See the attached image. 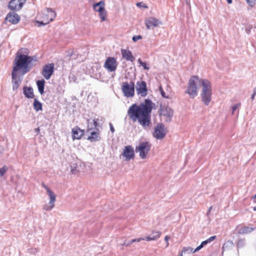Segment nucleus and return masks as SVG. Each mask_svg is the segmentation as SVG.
<instances>
[{
	"instance_id": "1",
	"label": "nucleus",
	"mask_w": 256,
	"mask_h": 256,
	"mask_svg": "<svg viewBox=\"0 0 256 256\" xmlns=\"http://www.w3.org/2000/svg\"><path fill=\"white\" fill-rule=\"evenodd\" d=\"M155 104L150 99H146L139 105L134 104L128 109V114L134 122L138 121L144 128H146L151 124V112Z\"/></svg>"
},
{
	"instance_id": "2",
	"label": "nucleus",
	"mask_w": 256,
	"mask_h": 256,
	"mask_svg": "<svg viewBox=\"0 0 256 256\" xmlns=\"http://www.w3.org/2000/svg\"><path fill=\"white\" fill-rule=\"evenodd\" d=\"M36 62H37L36 56H30L18 52L13 64L14 67L12 74L13 78L15 76V72H17L18 70H22V75L28 72L29 66L30 67L32 66V63Z\"/></svg>"
},
{
	"instance_id": "3",
	"label": "nucleus",
	"mask_w": 256,
	"mask_h": 256,
	"mask_svg": "<svg viewBox=\"0 0 256 256\" xmlns=\"http://www.w3.org/2000/svg\"><path fill=\"white\" fill-rule=\"evenodd\" d=\"M204 79H200L198 76H193L189 80L186 93L188 94L190 98H194L198 95V84L202 86V80Z\"/></svg>"
},
{
	"instance_id": "4",
	"label": "nucleus",
	"mask_w": 256,
	"mask_h": 256,
	"mask_svg": "<svg viewBox=\"0 0 256 256\" xmlns=\"http://www.w3.org/2000/svg\"><path fill=\"white\" fill-rule=\"evenodd\" d=\"M202 90L200 94L202 102L208 106L212 100V86L208 80H202Z\"/></svg>"
},
{
	"instance_id": "5",
	"label": "nucleus",
	"mask_w": 256,
	"mask_h": 256,
	"mask_svg": "<svg viewBox=\"0 0 256 256\" xmlns=\"http://www.w3.org/2000/svg\"><path fill=\"white\" fill-rule=\"evenodd\" d=\"M122 90L124 95L126 98H132L134 95V84L131 82L130 84L124 82L122 85Z\"/></svg>"
},
{
	"instance_id": "6",
	"label": "nucleus",
	"mask_w": 256,
	"mask_h": 256,
	"mask_svg": "<svg viewBox=\"0 0 256 256\" xmlns=\"http://www.w3.org/2000/svg\"><path fill=\"white\" fill-rule=\"evenodd\" d=\"M173 110L168 106H160V116L164 119L166 122H170L172 121L173 116Z\"/></svg>"
},
{
	"instance_id": "7",
	"label": "nucleus",
	"mask_w": 256,
	"mask_h": 256,
	"mask_svg": "<svg viewBox=\"0 0 256 256\" xmlns=\"http://www.w3.org/2000/svg\"><path fill=\"white\" fill-rule=\"evenodd\" d=\"M150 144L148 142H142L140 143L138 146L136 147V150L139 152L140 156L144 159L150 150Z\"/></svg>"
},
{
	"instance_id": "8",
	"label": "nucleus",
	"mask_w": 256,
	"mask_h": 256,
	"mask_svg": "<svg viewBox=\"0 0 256 256\" xmlns=\"http://www.w3.org/2000/svg\"><path fill=\"white\" fill-rule=\"evenodd\" d=\"M166 132V128L164 124L159 123L157 124L154 128V136L157 139L162 140L164 137Z\"/></svg>"
},
{
	"instance_id": "9",
	"label": "nucleus",
	"mask_w": 256,
	"mask_h": 256,
	"mask_svg": "<svg viewBox=\"0 0 256 256\" xmlns=\"http://www.w3.org/2000/svg\"><path fill=\"white\" fill-rule=\"evenodd\" d=\"M118 66L117 62L114 57H108L106 58L104 67L107 69L109 72H114Z\"/></svg>"
},
{
	"instance_id": "10",
	"label": "nucleus",
	"mask_w": 256,
	"mask_h": 256,
	"mask_svg": "<svg viewBox=\"0 0 256 256\" xmlns=\"http://www.w3.org/2000/svg\"><path fill=\"white\" fill-rule=\"evenodd\" d=\"M46 193L50 197V200L48 204H46L44 206L43 208L46 211H50L54 206L56 196L51 190H48Z\"/></svg>"
},
{
	"instance_id": "11",
	"label": "nucleus",
	"mask_w": 256,
	"mask_h": 256,
	"mask_svg": "<svg viewBox=\"0 0 256 256\" xmlns=\"http://www.w3.org/2000/svg\"><path fill=\"white\" fill-rule=\"evenodd\" d=\"M136 91L138 95L145 97L148 94V89L146 82L144 81L136 82Z\"/></svg>"
},
{
	"instance_id": "12",
	"label": "nucleus",
	"mask_w": 256,
	"mask_h": 256,
	"mask_svg": "<svg viewBox=\"0 0 256 256\" xmlns=\"http://www.w3.org/2000/svg\"><path fill=\"white\" fill-rule=\"evenodd\" d=\"M145 24L148 29H154L162 24V22L154 17H149L145 20Z\"/></svg>"
},
{
	"instance_id": "13",
	"label": "nucleus",
	"mask_w": 256,
	"mask_h": 256,
	"mask_svg": "<svg viewBox=\"0 0 256 256\" xmlns=\"http://www.w3.org/2000/svg\"><path fill=\"white\" fill-rule=\"evenodd\" d=\"M26 0H11L8 4V8L12 10L18 11L22 9Z\"/></svg>"
},
{
	"instance_id": "14",
	"label": "nucleus",
	"mask_w": 256,
	"mask_h": 256,
	"mask_svg": "<svg viewBox=\"0 0 256 256\" xmlns=\"http://www.w3.org/2000/svg\"><path fill=\"white\" fill-rule=\"evenodd\" d=\"M54 72V64L52 63L44 66L42 74L46 80H49Z\"/></svg>"
},
{
	"instance_id": "15",
	"label": "nucleus",
	"mask_w": 256,
	"mask_h": 256,
	"mask_svg": "<svg viewBox=\"0 0 256 256\" xmlns=\"http://www.w3.org/2000/svg\"><path fill=\"white\" fill-rule=\"evenodd\" d=\"M122 155L126 158V160H130L134 156V148L130 146H128L124 147L122 153Z\"/></svg>"
},
{
	"instance_id": "16",
	"label": "nucleus",
	"mask_w": 256,
	"mask_h": 256,
	"mask_svg": "<svg viewBox=\"0 0 256 256\" xmlns=\"http://www.w3.org/2000/svg\"><path fill=\"white\" fill-rule=\"evenodd\" d=\"M6 20L12 24H16L20 20V16L14 11L12 10V12H10L8 14Z\"/></svg>"
},
{
	"instance_id": "17",
	"label": "nucleus",
	"mask_w": 256,
	"mask_h": 256,
	"mask_svg": "<svg viewBox=\"0 0 256 256\" xmlns=\"http://www.w3.org/2000/svg\"><path fill=\"white\" fill-rule=\"evenodd\" d=\"M121 52L122 58H125L126 60L133 62L135 60L134 57L132 56V52L130 50L122 49Z\"/></svg>"
},
{
	"instance_id": "18",
	"label": "nucleus",
	"mask_w": 256,
	"mask_h": 256,
	"mask_svg": "<svg viewBox=\"0 0 256 256\" xmlns=\"http://www.w3.org/2000/svg\"><path fill=\"white\" fill-rule=\"evenodd\" d=\"M84 134V130H81L80 128L76 126L72 130V136L73 139L78 140Z\"/></svg>"
},
{
	"instance_id": "19",
	"label": "nucleus",
	"mask_w": 256,
	"mask_h": 256,
	"mask_svg": "<svg viewBox=\"0 0 256 256\" xmlns=\"http://www.w3.org/2000/svg\"><path fill=\"white\" fill-rule=\"evenodd\" d=\"M88 140H90L91 142H98L100 140V136L99 134L98 128H96V131L90 132V136H88Z\"/></svg>"
},
{
	"instance_id": "20",
	"label": "nucleus",
	"mask_w": 256,
	"mask_h": 256,
	"mask_svg": "<svg viewBox=\"0 0 256 256\" xmlns=\"http://www.w3.org/2000/svg\"><path fill=\"white\" fill-rule=\"evenodd\" d=\"M161 232L158 231H154L148 236L142 238V240H146L147 241L154 240L160 238Z\"/></svg>"
},
{
	"instance_id": "21",
	"label": "nucleus",
	"mask_w": 256,
	"mask_h": 256,
	"mask_svg": "<svg viewBox=\"0 0 256 256\" xmlns=\"http://www.w3.org/2000/svg\"><path fill=\"white\" fill-rule=\"evenodd\" d=\"M23 93L25 96L28 98H33L34 96L33 88L32 87L24 86Z\"/></svg>"
},
{
	"instance_id": "22",
	"label": "nucleus",
	"mask_w": 256,
	"mask_h": 256,
	"mask_svg": "<svg viewBox=\"0 0 256 256\" xmlns=\"http://www.w3.org/2000/svg\"><path fill=\"white\" fill-rule=\"evenodd\" d=\"M12 88L14 90L18 89V86H20L22 80V78H20V76H18L16 72H15V76L13 78L12 76Z\"/></svg>"
},
{
	"instance_id": "23",
	"label": "nucleus",
	"mask_w": 256,
	"mask_h": 256,
	"mask_svg": "<svg viewBox=\"0 0 256 256\" xmlns=\"http://www.w3.org/2000/svg\"><path fill=\"white\" fill-rule=\"evenodd\" d=\"M256 230V227L254 226L252 227L251 226V225L244 226V228H240L238 230V233L239 234H248L249 233H250L251 232Z\"/></svg>"
},
{
	"instance_id": "24",
	"label": "nucleus",
	"mask_w": 256,
	"mask_h": 256,
	"mask_svg": "<svg viewBox=\"0 0 256 256\" xmlns=\"http://www.w3.org/2000/svg\"><path fill=\"white\" fill-rule=\"evenodd\" d=\"M216 238V236H212L206 240L203 241L201 244L198 246L194 250V252H198L204 246H206L208 244L211 242Z\"/></svg>"
},
{
	"instance_id": "25",
	"label": "nucleus",
	"mask_w": 256,
	"mask_h": 256,
	"mask_svg": "<svg viewBox=\"0 0 256 256\" xmlns=\"http://www.w3.org/2000/svg\"><path fill=\"white\" fill-rule=\"evenodd\" d=\"M104 1L101 0L98 2L94 4L93 5V8L94 10L100 12L104 10Z\"/></svg>"
},
{
	"instance_id": "26",
	"label": "nucleus",
	"mask_w": 256,
	"mask_h": 256,
	"mask_svg": "<svg viewBox=\"0 0 256 256\" xmlns=\"http://www.w3.org/2000/svg\"><path fill=\"white\" fill-rule=\"evenodd\" d=\"M46 10L47 12V15L48 16V21L50 22L52 21L56 17V13L50 8H46Z\"/></svg>"
},
{
	"instance_id": "27",
	"label": "nucleus",
	"mask_w": 256,
	"mask_h": 256,
	"mask_svg": "<svg viewBox=\"0 0 256 256\" xmlns=\"http://www.w3.org/2000/svg\"><path fill=\"white\" fill-rule=\"evenodd\" d=\"M44 84L45 81L43 79L38 80L36 82V85L38 88V92L41 94H42L44 93Z\"/></svg>"
},
{
	"instance_id": "28",
	"label": "nucleus",
	"mask_w": 256,
	"mask_h": 256,
	"mask_svg": "<svg viewBox=\"0 0 256 256\" xmlns=\"http://www.w3.org/2000/svg\"><path fill=\"white\" fill-rule=\"evenodd\" d=\"M234 247V243L232 240H228L222 246V250H232Z\"/></svg>"
},
{
	"instance_id": "29",
	"label": "nucleus",
	"mask_w": 256,
	"mask_h": 256,
	"mask_svg": "<svg viewBox=\"0 0 256 256\" xmlns=\"http://www.w3.org/2000/svg\"><path fill=\"white\" fill-rule=\"evenodd\" d=\"M34 108L36 112L42 110V103L37 98H34L33 103Z\"/></svg>"
},
{
	"instance_id": "30",
	"label": "nucleus",
	"mask_w": 256,
	"mask_h": 256,
	"mask_svg": "<svg viewBox=\"0 0 256 256\" xmlns=\"http://www.w3.org/2000/svg\"><path fill=\"white\" fill-rule=\"evenodd\" d=\"M246 245V240L244 238H239L238 240L236 246L238 248V249L244 248Z\"/></svg>"
},
{
	"instance_id": "31",
	"label": "nucleus",
	"mask_w": 256,
	"mask_h": 256,
	"mask_svg": "<svg viewBox=\"0 0 256 256\" xmlns=\"http://www.w3.org/2000/svg\"><path fill=\"white\" fill-rule=\"evenodd\" d=\"M99 120L98 118H94L93 120V124H92L91 127L90 128L88 129V132L91 130L92 129L97 128H96L98 126V122Z\"/></svg>"
},
{
	"instance_id": "32",
	"label": "nucleus",
	"mask_w": 256,
	"mask_h": 256,
	"mask_svg": "<svg viewBox=\"0 0 256 256\" xmlns=\"http://www.w3.org/2000/svg\"><path fill=\"white\" fill-rule=\"evenodd\" d=\"M182 253L184 252V254L185 253L190 254V253H194L196 252H194V250L192 248L190 247V246H188V247H184L182 248Z\"/></svg>"
},
{
	"instance_id": "33",
	"label": "nucleus",
	"mask_w": 256,
	"mask_h": 256,
	"mask_svg": "<svg viewBox=\"0 0 256 256\" xmlns=\"http://www.w3.org/2000/svg\"><path fill=\"white\" fill-rule=\"evenodd\" d=\"M142 240V238H136V239H133L130 241H125L122 244L125 246H129L131 244H132L134 242H139Z\"/></svg>"
},
{
	"instance_id": "34",
	"label": "nucleus",
	"mask_w": 256,
	"mask_h": 256,
	"mask_svg": "<svg viewBox=\"0 0 256 256\" xmlns=\"http://www.w3.org/2000/svg\"><path fill=\"white\" fill-rule=\"evenodd\" d=\"M99 15L100 18L102 21H104L106 20V12L104 10L99 12Z\"/></svg>"
},
{
	"instance_id": "35",
	"label": "nucleus",
	"mask_w": 256,
	"mask_h": 256,
	"mask_svg": "<svg viewBox=\"0 0 256 256\" xmlns=\"http://www.w3.org/2000/svg\"><path fill=\"white\" fill-rule=\"evenodd\" d=\"M138 61L140 66H142L144 70H148L150 69V67L147 66L146 64L144 62H143L140 58H138Z\"/></svg>"
},
{
	"instance_id": "36",
	"label": "nucleus",
	"mask_w": 256,
	"mask_h": 256,
	"mask_svg": "<svg viewBox=\"0 0 256 256\" xmlns=\"http://www.w3.org/2000/svg\"><path fill=\"white\" fill-rule=\"evenodd\" d=\"M241 106L240 103L236 104L232 106V114H234V112L238 108H239Z\"/></svg>"
},
{
	"instance_id": "37",
	"label": "nucleus",
	"mask_w": 256,
	"mask_h": 256,
	"mask_svg": "<svg viewBox=\"0 0 256 256\" xmlns=\"http://www.w3.org/2000/svg\"><path fill=\"white\" fill-rule=\"evenodd\" d=\"M7 170H8V168L6 166H4L2 168H0V176H3Z\"/></svg>"
},
{
	"instance_id": "38",
	"label": "nucleus",
	"mask_w": 256,
	"mask_h": 256,
	"mask_svg": "<svg viewBox=\"0 0 256 256\" xmlns=\"http://www.w3.org/2000/svg\"><path fill=\"white\" fill-rule=\"evenodd\" d=\"M78 172V170L77 169V166H71V168H70V172L72 174H76Z\"/></svg>"
},
{
	"instance_id": "39",
	"label": "nucleus",
	"mask_w": 256,
	"mask_h": 256,
	"mask_svg": "<svg viewBox=\"0 0 256 256\" xmlns=\"http://www.w3.org/2000/svg\"><path fill=\"white\" fill-rule=\"evenodd\" d=\"M50 22V21L46 20V22H44V21H36V23L38 24V26H44L46 24H48Z\"/></svg>"
},
{
	"instance_id": "40",
	"label": "nucleus",
	"mask_w": 256,
	"mask_h": 256,
	"mask_svg": "<svg viewBox=\"0 0 256 256\" xmlns=\"http://www.w3.org/2000/svg\"><path fill=\"white\" fill-rule=\"evenodd\" d=\"M160 94H162V96L163 98H168V96H166V93L164 91L162 86H160Z\"/></svg>"
},
{
	"instance_id": "41",
	"label": "nucleus",
	"mask_w": 256,
	"mask_h": 256,
	"mask_svg": "<svg viewBox=\"0 0 256 256\" xmlns=\"http://www.w3.org/2000/svg\"><path fill=\"white\" fill-rule=\"evenodd\" d=\"M248 4L250 6H254L256 3V0H246Z\"/></svg>"
},
{
	"instance_id": "42",
	"label": "nucleus",
	"mask_w": 256,
	"mask_h": 256,
	"mask_svg": "<svg viewBox=\"0 0 256 256\" xmlns=\"http://www.w3.org/2000/svg\"><path fill=\"white\" fill-rule=\"evenodd\" d=\"M142 38V36H140V35H138V36H134L132 38V40L134 42H136L137 40L141 39Z\"/></svg>"
},
{
	"instance_id": "43",
	"label": "nucleus",
	"mask_w": 256,
	"mask_h": 256,
	"mask_svg": "<svg viewBox=\"0 0 256 256\" xmlns=\"http://www.w3.org/2000/svg\"><path fill=\"white\" fill-rule=\"evenodd\" d=\"M136 6L140 8H147L148 6L142 2H138L136 3Z\"/></svg>"
},
{
	"instance_id": "44",
	"label": "nucleus",
	"mask_w": 256,
	"mask_h": 256,
	"mask_svg": "<svg viewBox=\"0 0 256 256\" xmlns=\"http://www.w3.org/2000/svg\"><path fill=\"white\" fill-rule=\"evenodd\" d=\"M109 126H110V132H112V134L114 133L115 130H114V127L113 126L112 124L110 122L109 124Z\"/></svg>"
},
{
	"instance_id": "45",
	"label": "nucleus",
	"mask_w": 256,
	"mask_h": 256,
	"mask_svg": "<svg viewBox=\"0 0 256 256\" xmlns=\"http://www.w3.org/2000/svg\"><path fill=\"white\" fill-rule=\"evenodd\" d=\"M170 238V236H166L164 238V240L166 242V247H168L169 245L168 240H169Z\"/></svg>"
},
{
	"instance_id": "46",
	"label": "nucleus",
	"mask_w": 256,
	"mask_h": 256,
	"mask_svg": "<svg viewBox=\"0 0 256 256\" xmlns=\"http://www.w3.org/2000/svg\"><path fill=\"white\" fill-rule=\"evenodd\" d=\"M252 199L253 200L254 202L256 203V194L252 196Z\"/></svg>"
},
{
	"instance_id": "47",
	"label": "nucleus",
	"mask_w": 256,
	"mask_h": 256,
	"mask_svg": "<svg viewBox=\"0 0 256 256\" xmlns=\"http://www.w3.org/2000/svg\"><path fill=\"white\" fill-rule=\"evenodd\" d=\"M42 186L46 190V192L50 190V189L46 186L44 184H42Z\"/></svg>"
},
{
	"instance_id": "48",
	"label": "nucleus",
	"mask_w": 256,
	"mask_h": 256,
	"mask_svg": "<svg viewBox=\"0 0 256 256\" xmlns=\"http://www.w3.org/2000/svg\"><path fill=\"white\" fill-rule=\"evenodd\" d=\"M212 206H210V207L209 208H208V212H206V214H207L208 216V215L210 213V212L211 210H212Z\"/></svg>"
},
{
	"instance_id": "49",
	"label": "nucleus",
	"mask_w": 256,
	"mask_h": 256,
	"mask_svg": "<svg viewBox=\"0 0 256 256\" xmlns=\"http://www.w3.org/2000/svg\"><path fill=\"white\" fill-rule=\"evenodd\" d=\"M256 94H254V92H253V93H252V96H251V99H252V100H254V96H255Z\"/></svg>"
},
{
	"instance_id": "50",
	"label": "nucleus",
	"mask_w": 256,
	"mask_h": 256,
	"mask_svg": "<svg viewBox=\"0 0 256 256\" xmlns=\"http://www.w3.org/2000/svg\"><path fill=\"white\" fill-rule=\"evenodd\" d=\"M40 130L38 128L34 129L35 132H36L37 134H38L40 132Z\"/></svg>"
},
{
	"instance_id": "51",
	"label": "nucleus",
	"mask_w": 256,
	"mask_h": 256,
	"mask_svg": "<svg viewBox=\"0 0 256 256\" xmlns=\"http://www.w3.org/2000/svg\"><path fill=\"white\" fill-rule=\"evenodd\" d=\"M228 4H232V0H226Z\"/></svg>"
},
{
	"instance_id": "52",
	"label": "nucleus",
	"mask_w": 256,
	"mask_h": 256,
	"mask_svg": "<svg viewBox=\"0 0 256 256\" xmlns=\"http://www.w3.org/2000/svg\"><path fill=\"white\" fill-rule=\"evenodd\" d=\"M253 92L256 94V86L254 89Z\"/></svg>"
},
{
	"instance_id": "53",
	"label": "nucleus",
	"mask_w": 256,
	"mask_h": 256,
	"mask_svg": "<svg viewBox=\"0 0 256 256\" xmlns=\"http://www.w3.org/2000/svg\"><path fill=\"white\" fill-rule=\"evenodd\" d=\"M88 127H90V120H88Z\"/></svg>"
},
{
	"instance_id": "54",
	"label": "nucleus",
	"mask_w": 256,
	"mask_h": 256,
	"mask_svg": "<svg viewBox=\"0 0 256 256\" xmlns=\"http://www.w3.org/2000/svg\"><path fill=\"white\" fill-rule=\"evenodd\" d=\"M254 211H256V206H255V207H254Z\"/></svg>"
},
{
	"instance_id": "55",
	"label": "nucleus",
	"mask_w": 256,
	"mask_h": 256,
	"mask_svg": "<svg viewBox=\"0 0 256 256\" xmlns=\"http://www.w3.org/2000/svg\"><path fill=\"white\" fill-rule=\"evenodd\" d=\"M178 256H182V254H180V255H179Z\"/></svg>"
}]
</instances>
